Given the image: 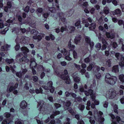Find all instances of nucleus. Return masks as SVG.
<instances>
[{
	"mask_svg": "<svg viewBox=\"0 0 124 124\" xmlns=\"http://www.w3.org/2000/svg\"><path fill=\"white\" fill-rule=\"evenodd\" d=\"M80 91L81 92H85V93L86 95L88 96L90 95L92 100L94 101L95 104L96 105H98L99 104V102L98 100H94L95 98V94H94L93 92V91L92 89H89L88 90V92L87 91H85L84 89L82 86H81L79 88Z\"/></svg>",
	"mask_w": 124,
	"mask_h": 124,
	"instance_id": "obj_1",
	"label": "nucleus"
},
{
	"mask_svg": "<svg viewBox=\"0 0 124 124\" xmlns=\"http://www.w3.org/2000/svg\"><path fill=\"white\" fill-rule=\"evenodd\" d=\"M117 78L116 76H112L109 73H106L105 77V81L108 84L114 85L116 83Z\"/></svg>",
	"mask_w": 124,
	"mask_h": 124,
	"instance_id": "obj_2",
	"label": "nucleus"
},
{
	"mask_svg": "<svg viewBox=\"0 0 124 124\" xmlns=\"http://www.w3.org/2000/svg\"><path fill=\"white\" fill-rule=\"evenodd\" d=\"M64 74L60 75L59 72H56V73L58 76H60L62 79L65 80V82L66 83L68 84H70L71 81L68 75L66 76V75H67L68 73L67 70H65L64 71Z\"/></svg>",
	"mask_w": 124,
	"mask_h": 124,
	"instance_id": "obj_3",
	"label": "nucleus"
},
{
	"mask_svg": "<svg viewBox=\"0 0 124 124\" xmlns=\"http://www.w3.org/2000/svg\"><path fill=\"white\" fill-rule=\"evenodd\" d=\"M45 105L44 102L41 101L39 102H38L37 108L40 111V113L43 114H45L46 113L47 110L46 108H45Z\"/></svg>",
	"mask_w": 124,
	"mask_h": 124,
	"instance_id": "obj_4",
	"label": "nucleus"
},
{
	"mask_svg": "<svg viewBox=\"0 0 124 124\" xmlns=\"http://www.w3.org/2000/svg\"><path fill=\"white\" fill-rule=\"evenodd\" d=\"M116 94L115 91L113 89H110L107 91L106 93L104 95L107 99H113L116 96Z\"/></svg>",
	"mask_w": 124,
	"mask_h": 124,
	"instance_id": "obj_5",
	"label": "nucleus"
},
{
	"mask_svg": "<svg viewBox=\"0 0 124 124\" xmlns=\"http://www.w3.org/2000/svg\"><path fill=\"white\" fill-rule=\"evenodd\" d=\"M110 116L113 119L111 124H124V122L120 120L119 116H117L115 118L114 116L112 114H111Z\"/></svg>",
	"mask_w": 124,
	"mask_h": 124,
	"instance_id": "obj_6",
	"label": "nucleus"
},
{
	"mask_svg": "<svg viewBox=\"0 0 124 124\" xmlns=\"http://www.w3.org/2000/svg\"><path fill=\"white\" fill-rule=\"evenodd\" d=\"M85 0H79L78 2V4L79 5L83 7L84 8H85L84 10L85 12L87 13H89V11L86 8L88 6V4L87 2H84V1Z\"/></svg>",
	"mask_w": 124,
	"mask_h": 124,
	"instance_id": "obj_7",
	"label": "nucleus"
},
{
	"mask_svg": "<svg viewBox=\"0 0 124 124\" xmlns=\"http://www.w3.org/2000/svg\"><path fill=\"white\" fill-rule=\"evenodd\" d=\"M29 39V38L28 37H21L20 38L17 37L15 41L17 43V42L22 43H26L28 42Z\"/></svg>",
	"mask_w": 124,
	"mask_h": 124,
	"instance_id": "obj_8",
	"label": "nucleus"
},
{
	"mask_svg": "<svg viewBox=\"0 0 124 124\" xmlns=\"http://www.w3.org/2000/svg\"><path fill=\"white\" fill-rule=\"evenodd\" d=\"M70 101H68L65 104V105L64 106V109L66 110L67 109L69 112L73 116L75 114V112L71 108H68L70 105Z\"/></svg>",
	"mask_w": 124,
	"mask_h": 124,
	"instance_id": "obj_9",
	"label": "nucleus"
},
{
	"mask_svg": "<svg viewBox=\"0 0 124 124\" xmlns=\"http://www.w3.org/2000/svg\"><path fill=\"white\" fill-rule=\"evenodd\" d=\"M61 52L62 53H63L64 55H67L65 56V59L68 61H70L72 60L71 58L69 56L70 55V54L69 52L67 53L66 50L65 49H63L61 51Z\"/></svg>",
	"mask_w": 124,
	"mask_h": 124,
	"instance_id": "obj_10",
	"label": "nucleus"
},
{
	"mask_svg": "<svg viewBox=\"0 0 124 124\" xmlns=\"http://www.w3.org/2000/svg\"><path fill=\"white\" fill-rule=\"evenodd\" d=\"M98 113V120L100 123L101 124H103V122L104 120V119L101 116L103 114V113L100 111H99Z\"/></svg>",
	"mask_w": 124,
	"mask_h": 124,
	"instance_id": "obj_11",
	"label": "nucleus"
},
{
	"mask_svg": "<svg viewBox=\"0 0 124 124\" xmlns=\"http://www.w3.org/2000/svg\"><path fill=\"white\" fill-rule=\"evenodd\" d=\"M111 14L114 15H117L118 16H121L122 15V12L121 10L118 8L117 9L114 11L111 12Z\"/></svg>",
	"mask_w": 124,
	"mask_h": 124,
	"instance_id": "obj_12",
	"label": "nucleus"
},
{
	"mask_svg": "<svg viewBox=\"0 0 124 124\" xmlns=\"http://www.w3.org/2000/svg\"><path fill=\"white\" fill-rule=\"evenodd\" d=\"M65 14L62 12H61L58 14V16L60 18L59 20H61L62 22L64 23L66 20V19L63 17Z\"/></svg>",
	"mask_w": 124,
	"mask_h": 124,
	"instance_id": "obj_13",
	"label": "nucleus"
},
{
	"mask_svg": "<svg viewBox=\"0 0 124 124\" xmlns=\"http://www.w3.org/2000/svg\"><path fill=\"white\" fill-rule=\"evenodd\" d=\"M10 47V45H9L7 44H5L4 46H2L1 47V50L2 51H7L9 50V48Z\"/></svg>",
	"mask_w": 124,
	"mask_h": 124,
	"instance_id": "obj_14",
	"label": "nucleus"
},
{
	"mask_svg": "<svg viewBox=\"0 0 124 124\" xmlns=\"http://www.w3.org/2000/svg\"><path fill=\"white\" fill-rule=\"evenodd\" d=\"M106 35L108 38L113 39L115 36V34L114 33H110L109 32H106Z\"/></svg>",
	"mask_w": 124,
	"mask_h": 124,
	"instance_id": "obj_15",
	"label": "nucleus"
},
{
	"mask_svg": "<svg viewBox=\"0 0 124 124\" xmlns=\"http://www.w3.org/2000/svg\"><path fill=\"white\" fill-rule=\"evenodd\" d=\"M76 74L74 73L73 74L72 76L73 77L74 80V81L76 83H78L80 81V78L78 76H76Z\"/></svg>",
	"mask_w": 124,
	"mask_h": 124,
	"instance_id": "obj_16",
	"label": "nucleus"
},
{
	"mask_svg": "<svg viewBox=\"0 0 124 124\" xmlns=\"http://www.w3.org/2000/svg\"><path fill=\"white\" fill-rule=\"evenodd\" d=\"M29 61V60L27 59V57L25 56L22 57L19 60V62L21 63H24L25 62H27Z\"/></svg>",
	"mask_w": 124,
	"mask_h": 124,
	"instance_id": "obj_17",
	"label": "nucleus"
},
{
	"mask_svg": "<svg viewBox=\"0 0 124 124\" xmlns=\"http://www.w3.org/2000/svg\"><path fill=\"white\" fill-rule=\"evenodd\" d=\"M18 83H17L15 85L14 87H13V86H11L8 89V88H7V92H10L12 91L13 90H14L17 88L18 86Z\"/></svg>",
	"mask_w": 124,
	"mask_h": 124,
	"instance_id": "obj_18",
	"label": "nucleus"
},
{
	"mask_svg": "<svg viewBox=\"0 0 124 124\" xmlns=\"http://www.w3.org/2000/svg\"><path fill=\"white\" fill-rule=\"evenodd\" d=\"M81 37L80 35H78L76 36L74 39V41L76 44L79 43L81 39Z\"/></svg>",
	"mask_w": 124,
	"mask_h": 124,
	"instance_id": "obj_19",
	"label": "nucleus"
},
{
	"mask_svg": "<svg viewBox=\"0 0 124 124\" xmlns=\"http://www.w3.org/2000/svg\"><path fill=\"white\" fill-rule=\"evenodd\" d=\"M27 106V103L25 101H22L20 105V107L23 109H24L26 108Z\"/></svg>",
	"mask_w": 124,
	"mask_h": 124,
	"instance_id": "obj_20",
	"label": "nucleus"
},
{
	"mask_svg": "<svg viewBox=\"0 0 124 124\" xmlns=\"http://www.w3.org/2000/svg\"><path fill=\"white\" fill-rule=\"evenodd\" d=\"M54 0H47L48 1L50 2H52ZM55 1V3H54L53 4V6H55L58 9L59 8V6L58 5V3L57 0H54Z\"/></svg>",
	"mask_w": 124,
	"mask_h": 124,
	"instance_id": "obj_21",
	"label": "nucleus"
},
{
	"mask_svg": "<svg viewBox=\"0 0 124 124\" xmlns=\"http://www.w3.org/2000/svg\"><path fill=\"white\" fill-rule=\"evenodd\" d=\"M37 64L34 61H32L30 65V66L31 68H35L37 66Z\"/></svg>",
	"mask_w": 124,
	"mask_h": 124,
	"instance_id": "obj_22",
	"label": "nucleus"
},
{
	"mask_svg": "<svg viewBox=\"0 0 124 124\" xmlns=\"http://www.w3.org/2000/svg\"><path fill=\"white\" fill-rule=\"evenodd\" d=\"M111 105L113 107L114 111V112L117 114H118V110L117 109H118L117 105L114 103H112Z\"/></svg>",
	"mask_w": 124,
	"mask_h": 124,
	"instance_id": "obj_23",
	"label": "nucleus"
},
{
	"mask_svg": "<svg viewBox=\"0 0 124 124\" xmlns=\"http://www.w3.org/2000/svg\"><path fill=\"white\" fill-rule=\"evenodd\" d=\"M80 21L78 20L75 23V26L76 27H77L78 29L81 28V25L80 24Z\"/></svg>",
	"mask_w": 124,
	"mask_h": 124,
	"instance_id": "obj_24",
	"label": "nucleus"
},
{
	"mask_svg": "<svg viewBox=\"0 0 124 124\" xmlns=\"http://www.w3.org/2000/svg\"><path fill=\"white\" fill-rule=\"evenodd\" d=\"M96 27V24L94 23H91L89 27L90 30H92L94 29Z\"/></svg>",
	"mask_w": 124,
	"mask_h": 124,
	"instance_id": "obj_25",
	"label": "nucleus"
},
{
	"mask_svg": "<svg viewBox=\"0 0 124 124\" xmlns=\"http://www.w3.org/2000/svg\"><path fill=\"white\" fill-rule=\"evenodd\" d=\"M60 112L59 111H55L53 112V114L50 116V117L52 118H54V116L58 115L59 114Z\"/></svg>",
	"mask_w": 124,
	"mask_h": 124,
	"instance_id": "obj_26",
	"label": "nucleus"
},
{
	"mask_svg": "<svg viewBox=\"0 0 124 124\" xmlns=\"http://www.w3.org/2000/svg\"><path fill=\"white\" fill-rule=\"evenodd\" d=\"M112 71L113 72L115 73L118 72L119 71L118 65L114 66L113 67Z\"/></svg>",
	"mask_w": 124,
	"mask_h": 124,
	"instance_id": "obj_27",
	"label": "nucleus"
},
{
	"mask_svg": "<svg viewBox=\"0 0 124 124\" xmlns=\"http://www.w3.org/2000/svg\"><path fill=\"white\" fill-rule=\"evenodd\" d=\"M21 51L24 53H28L29 52L28 49L26 47L23 46L22 47L21 49Z\"/></svg>",
	"mask_w": 124,
	"mask_h": 124,
	"instance_id": "obj_28",
	"label": "nucleus"
},
{
	"mask_svg": "<svg viewBox=\"0 0 124 124\" xmlns=\"http://www.w3.org/2000/svg\"><path fill=\"white\" fill-rule=\"evenodd\" d=\"M71 43L70 41L68 43V47L70 49V51L73 50L75 47V46L73 45H71Z\"/></svg>",
	"mask_w": 124,
	"mask_h": 124,
	"instance_id": "obj_29",
	"label": "nucleus"
},
{
	"mask_svg": "<svg viewBox=\"0 0 124 124\" xmlns=\"http://www.w3.org/2000/svg\"><path fill=\"white\" fill-rule=\"evenodd\" d=\"M109 9L107 7H105L103 10V13L106 15H107L109 12Z\"/></svg>",
	"mask_w": 124,
	"mask_h": 124,
	"instance_id": "obj_30",
	"label": "nucleus"
},
{
	"mask_svg": "<svg viewBox=\"0 0 124 124\" xmlns=\"http://www.w3.org/2000/svg\"><path fill=\"white\" fill-rule=\"evenodd\" d=\"M82 22L83 23H85V26L86 27H88L89 26V23H87V19H85L84 18H82Z\"/></svg>",
	"mask_w": 124,
	"mask_h": 124,
	"instance_id": "obj_31",
	"label": "nucleus"
},
{
	"mask_svg": "<svg viewBox=\"0 0 124 124\" xmlns=\"http://www.w3.org/2000/svg\"><path fill=\"white\" fill-rule=\"evenodd\" d=\"M111 59H109L106 62L105 65L108 66V67H110L111 66Z\"/></svg>",
	"mask_w": 124,
	"mask_h": 124,
	"instance_id": "obj_32",
	"label": "nucleus"
},
{
	"mask_svg": "<svg viewBox=\"0 0 124 124\" xmlns=\"http://www.w3.org/2000/svg\"><path fill=\"white\" fill-rule=\"evenodd\" d=\"M11 120L10 119H6L3 121L1 124H9L11 122Z\"/></svg>",
	"mask_w": 124,
	"mask_h": 124,
	"instance_id": "obj_33",
	"label": "nucleus"
},
{
	"mask_svg": "<svg viewBox=\"0 0 124 124\" xmlns=\"http://www.w3.org/2000/svg\"><path fill=\"white\" fill-rule=\"evenodd\" d=\"M39 67L40 68L41 70L44 71L45 72L47 73H49L50 72V70L49 69H47L44 70V68L42 65H40Z\"/></svg>",
	"mask_w": 124,
	"mask_h": 124,
	"instance_id": "obj_34",
	"label": "nucleus"
},
{
	"mask_svg": "<svg viewBox=\"0 0 124 124\" xmlns=\"http://www.w3.org/2000/svg\"><path fill=\"white\" fill-rule=\"evenodd\" d=\"M36 93L37 94L40 93L41 94L43 93V90L41 87H40L39 89H37L35 91Z\"/></svg>",
	"mask_w": 124,
	"mask_h": 124,
	"instance_id": "obj_35",
	"label": "nucleus"
},
{
	"mask_svg": "<svg viewBox=\"0 0 124 124\" xmlns=\"http://www.w3.org/2000/svg\"><path fill=\"white\" fill-rule=\"evenodd\" d=\"M68 28L69 30V32L70 33H71L73 32L75 29V27L73 26H69L68 27Z\"/></svg>",
	"mask_w": 124,
	"mask_h": 124,
	"instance_id": "obj_36",
	"label": "nucleus"
},
{
	"mask_svg": "<svg viewBox=\"0 0 124 124\" xmlns=\"http://www.w3.org/2000/svg\"><path fill=\"white\" fill-rule=\"evenodd\" d=\"M44 36V34L43 33H39V35L37 36L38 39L39 41L40 40L42 39V37H43Z\"/></svg>",
	"mask_w": 124,
	"mask_h": 124,
	"instance_id": "obj_37",
	"label": "nucleus"
},
{
	"mask_svg": "<svg viewBox=\"0 0 124 124\" xmlns=\"http://www.w3.org/2000/svg\"><path fill=\"white\" fill-rule=\"evenodd\" d=\"M85 108V106L82 104H80L79 105L78 108L81 111H83Z\"/></svg>",
	"mask_w": 124,
	"mask_h": 124,
	"instance_id": "obj_38",
	"label": "nucleus"
},
{
	"mask_svg": "<svg viewBox=\"0 0 124 124\" xmlns=\"http://www.w3.org/2000/svg\"><path fill=\"white\" fill-rule=\"evenodd\" d=\"M47 9L48 10L52 13L55 12L56 11V10H55V8L54 7H53L52 8L48 7Z\"/></svg>",
	"mask_w": 124,
	"mask_h": 124,
	"instance_id": "obj_39",
	"label": "nucleus"
},
{
	"mask_svg": "<svg viewBox=\"0 0 124 124\" xmlns=\"http://www.w3.org/2000/svg\"><path fill=\"white\" fill-rule=\"evenodd\" d=\"M119 78L121 82H124V75L122 74L119 76Z\"/></svg>",
	"mask_w": 124,
	"mask_h": 124,
	"instance_id": "obj_40",
	"label": "nucleus"
},
{
	"mask_svg": "<svg viewBox=\"0 0 124 124\" xmlns=\"http://www.w3.org/2000/svg\"><path fill=\"white\" fill-rule=\"evenodd\" d=\"M110 45L114 48H116L117 46V44L115 42H111Z\"/></svg>",
	"mask_w": 124,
	"mask_h": 124,
	"instance_id": "obj_41",
	"label": "nucleus"
},
{
	"mask_svg": "<svg viewBox=\"0 0 124 124\" xmlns=\"http://www.w3.org/2000/svg\"><path fill=\"white\" fill-rule=\"evenodd\" d=\"M85 42L87 43H90L91 42V39L90 37L88 36H86L85 37Z\"/></svg>",
	"mask_w": 124,
	"mask_h": 124,
	"instance_id": "obj_42",
	"label": "nucleus"
},
{
	"mask_svg": "<svg viewBox=\"0 0 124 124\" xmlns=\"http://www.w3.org/2000/svg\"><path fill=\"white\" fill-rule=\"evenodd\" d=\"M43 11V9L41 8H39L37 9L36 12L37 13V14L39 16H40L41 15V14H40V15L39 16V15L38 14V13H41Z\"/></svg>",
	"mask_w": 124,
	"mask_h": 124,
	"instance_id": "obj_43",
	"label": "nucleus"
},
{
	"mask_svg": "<svg viewBox=\"0 0 124 124\" xmlns=\"http://www.w3.org/2000/svg\"><path fill=\"white\" fill-rule=\"evenodd\" d=\"M6 61L9 64L13 63L14 62V60L13 59H7L6 60Z\"/></svg>",
	"mask_w": 124,
	"mask_h": 124,
	"instance_id": "obj_44",
	"label": "nucleus"
},
{
	"mask_svg": "<svg viewBox=\"0 0 124 124\" xmlns=\"http://www.w3.org/2000/svg\"><path fill=\"white\" fill-rule=\"evenodd\" d=\"M94 65L93 64H90L89 66L87 67V70L88 71H90L92 68L94 67Z\"/></svg>",
	"mask_w": 124,
	"mask_h": 124,
	"instance_id": "obj_45",
	"label": "nucleus"
},
{
	"mask_svg": "<svg viewBox=\"0 0 124 124\" xmlns=\"http://www.w3.org/2000/svg\"><path fill=\"white\" fill-rule=\"evenodd\" d=\"M101 46V44L99 43L95 45V47L98 50H99L100 49Z\"/></svg>",
	"mask_w": 124,
	"mask_h": 124,
	"instance_id": "obj_46",
	"label": "nucleus"
},
{
	"mask_svg": "<svg viewBox=\"0 0 124 124\" xmlns=\"http://www.w3.org/2000/svg\"><path fill=\"white\" fill-rule=\"evenodd\" d=\"M31 33L34 35H37L39 33V32L35 30H32L31 31Z\"/></svg>",
	"mask_w": 124,
	"mask_h": 124,
	"instance_id": "obj_47",
	"label": "nucleus"
},
{
	"mask_svg": "<svg viewBox=\"0 0 124 124\" xmlns=\"http://www.w3.org/2000/svg\"><path fill=\"white\" fill-rule=\"evenodd\" d=\"M10 115V114L8 112H6L4 114V116L8 118H9Z\"/></svg>",
	"mask_w": 124,
	"mask_h": 124,
	"instance_id": "obj_48",
	"label": "nucleus"
},
{
	"mask_svg": "<svg viewBox=\"0 0 124 124\" xmlns=\"http://www.w3.org/2000/svg\"><path fill=\"white\" fill-rule=\"evenodd\" d=\"M17 76L19 78H21L23 76V74L21 73V71L17 72L16 74Z\"/></svg>",
	"mask_w": 124,
	"mask_h": 124,
	"instance_id": "obj_49",
	"label": "nucleus"
},
{
	"mask_svg": "<svg viewBox=\"0 0 124 124\" xmlns=\"http://www.w3.org/2000/svg\"><path fill=\"white\" fill-rule=\"evenodd\" d=\"M73 64L75 67L77 68L78 70H79V69H80V65H78L75 63H74Z\"/></svg>",
	"mask_w": 124,
	"mask_h": 124,
	"instance_id": "obj_50",
	"label": "nucleus"
},
{
	"mask_svg": "<svg viewBox=\"0 0 124 124\" xmlns=\"http://www.w3.org/2000/svg\"><path fill=\"white\" fill-rule=\"evenodd\" d=\"M112 3L115 6H117L118 4V2L116 0H113Z\"/></svg>",
	"mask_w": 124,
	"mask_h": 124,
	"instance_id": "obj_51",
	"label": "nucleus"
},
{
	"mask_svg": "<svg viewBox=\"0 0 124 124\" xmlns=\"http://www.w3.org/2000/svg\"><path fill=\"white\" fill-rule=\"evenodd\" d=\"M67 27L65 26V27L62 26L61 28V31L62 32H63L64 31L66 30Z\"/></svg>",
	"mask_w": 124,
	"mask_h": 124,
	"instance_id": "obj_52",
	"label": "nucleus"
},
{
	"mask_svg": "<svg viewBox=\"0 0 124 124\" xmlns=\"http://www.w3.org/2000/svg\"><path fill=\"white\" fill-rule=\"evenodd\" d=\"M92 117L90 116L89 117L90 119L89 120V122L91 124H94L95 123V121L93 119L92 120Z\"/></svg>",
	"mask_w": 124,
	"mask_h": 124,
	"instance_id": "obj_53",
	"label": "nucleus"
},
{
	"mask_svg": "<svg viewBox=\"0 0 124 124\" xmlns=\"http://www.w3.org/2000/svg\"><path fill=\"white\" fill-rule=\"evenodd\" d=\"M96 78L98 79H99L101 77V75L100 73L98 72L95 74Z\"/></svg>",
	"mask_w": 124,
	"mask_h": 124,
	"instance_id": "obj_54",
	"label": "nucleus"
},
{
	"mask_svg": "<svg viewBox=\"0 0 124 124\" xmlns=\"http://www.w3.org/2000/svg\"><path fill=\"white\" fill-rule=\"evenodd\" d=\"M47 85L50 88L53 87L52 86L53 83L51 81H49L47 83Z\"/></svg>",
	"mask_w": 124,
	"mask_h": 124,
	"instance_id": "obj_55",
	"label": "nucleus"
},
{
	"mask_svg": "<svg viewBox=\"0 0 124 124\" xmlns=\"http://www.w3.org/2000/svg\"><path fill=\"white\" fill-rule=\"evenodd\" d=\"M22 56V53H20L18 54L16 56V58L17 59L20 58Z\"/></svg>",
	"mask_w": 124,
	"mask_h": 124,
	"instance_id": "obj_56",
	"label": "nucleus"
},
{
	"mask_svg": "<svg viewBox=\"0 0 124 124\" xmlns=\"http://www.w3.org/2000/svg\"><path fill=\"white\" fill-rule=\"evenodd\" d=\"M74 12V10L73 9L71 10L69 12V14H67V15L68 16H71L72 14Z\"/></svg>",
	"mask_w": 124,
	"mask_h": 124,
	"instance_id": "obj_57",
	"label": "nucleus"
},
{
	"mask_svg": "<svg viewBox=\"0 0 124 124\" xmlns=\"http://www.w3.org/2000/svg\"><path fill=\"white\" fill-rule=\"evenodd\" d=\"M54 105L56 109L58 108L61 106V105L60 104L56 103L54 104Z\"/></svg>",
	"mask_w": 124,
	"mask_h": 124,
	"instance_id": "obj_58",
	"label": "nucleus"
},
{
	"mask_svg": "<svg viewBox=\"0 0 124 124\" xmlns=\"http://www.w3.org/2000/svg\"><path fill=\"white\" fill-rule=\"evenodd\" d=\"M11 2L10 1L7 2V6L8 8H10L11 7Z\"/></svg>",
	"mask_w": 124,
	"mask_h": 124,
	"instance_id": "obj_59",
	"label": "nucleus"
},
{
	"mask_svg": "<svg viewBox=\"0 0 124 124\" xmlns=\"http://www.w3.org/2000/svg\"><path fill=\"white\" fill-rule=\"evenodd\" d=\"M32 79L33 81L35 82L37 81L38 79V77L36 76H33L32 77Z\"/></svg>",
	"mask_w": 124,
	"mask_h": 124,
	"instance_id": "obj_60",
	"label": "nucleus"
},
{
	"mask_svg": "<svg viewBox=\"0 0 124 124\" xmlns=\"http://www.w3.org/2000/svg\"><path fill=\"white\" fill-rule=\"evenodd\" d=\"M80 72L81 73L82 75H83L84 74L86 70L84 69H81L80 71Z\"/></svg>",
	"mask_w": 124,
	"mask_h": 124,
	"instance_id": "obj_61",
	"label": "nucleus"
},
{
	"mask_svg": "<svg viewBox=\"0 0 124 124\" xmlns=\"http://www.w3.org/2000/svg\"><path fill=\"white\" fill-rule=\"evenodd\" d=\"M21 70H22L21 72H22V73L23 75L26 72L27 70L26 69H22Z\"/></svg>",
	"mask_w": 124,
	"mask_h": 124,
	"instance_id": "obj_62",
	"label": "nucleus"
},
{
	"mask_svg": "<svg viewBox=\"0 0 124 124\" xmlns=\"http://www.w3.org/2000/svg\"><path fill=\"white\" fill-rule=\"evenodd\" d=\"M73 55L74 58L75 59L77 58V54L76 52L74 51L73 52Z\"/></svg>",
	"mask_w": 124,
	"mask_h": 124,
	"instance_id": "obj_63",
	"label": "nucleus"
},
{
	"mask_svg": "<svg viewBox=\"0 0 124 124\" xmlns=\"http://www.w3.org/2000/svg\"><path fill=\"white\" fill-rule=\"evenodd\" d=\"M29 10V7L27 6H26L24 9V11L26 12H28Z\"/></svg>",
	"mask_w": 124,
	"mask_h": 124,
	"instance_id": "obj_64",
	"label": "nucleus"
}]
</instances>
